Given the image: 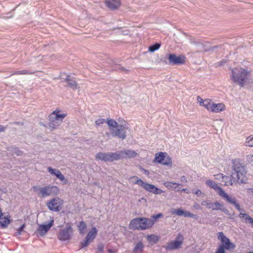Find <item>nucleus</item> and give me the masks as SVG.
<instances>
[{"instance_id": "obj_1", "label": "nucleus", "mask_w": 253, "mask_h": 253, "mask_svg": "<svg viewBox=\"0 0 253 253\" xmlns=\"http://www.w3.org/2000/svg\"><path fill=\"white\" fill-rule=\"evenodd\" d=\"M106 123L109 126V130L113 136L118 137L122 139L126 138V131L129 129V125L124 121L122 124L119 125L116 121L112 119H107Z\"/></svg>"}, {"instance_id": "obj_2", "label": "nucleus", "mask_w": 253, "mask_h": 253, "mask_svg": "<svg viewBox=\"0 0 253 253\" xmlns=\"http://www.w3.org/2000/svg\"><path fill=\"white\" fill-rule=\"evenodd\" d=\"M231 79L235 83L241 87L244 86L248 83L252 82L249 79L250 72L247 70L241 67L234 68L232 70Z\"/></svg>"}, {"instance_id": "obj_3", "label": "nucleus", "mask_w": 253, "mask_h": 253, "mask_svg": "<svg viewBox=\"0 0 253 253\" xmlns=\"http://www.w3.org/2000/svg\"><path fill=\"white\" fill-rule=\"evenodd\" d=\"M206 183L208 186L215 190L218 193V194L227 202L233 205L238 211H241L242 210L240 209V205L237 202L236 198L228 195L214 181L209 179L206 181Z\"/></svg>"}, {"instance_id": "obj_4", "label": "nucleus", "mask_w": 253, "mask_h": 253, "mask_svg": "<svg viewBox=\"0 0 253 253\" xmlns=\"http://www.w3.org/2000/svg\"><path fill=\"white\" fill-rule=\"evenodd\" d=\"M154 225L153 219L146 217H138L133 219L129 224L131 229L135 230H146L151 228Z\"/></svg>"}, {"instance_id": "obj_5", "label": "nucleus", "mask_w": 253, "mask_h": 253, "mask_svg": "<svg viewBox=\"0 0 253 253\" xmlns=\"http://www.w3.org/2000/svg\"><path fill=\"white\" fill-rule=\"evenodd\" d=\"M232 169L236 174L238 180L241 183H246L247 180V170L240 160H233Z\"/></svg>"}, {"instance_id": "obj_6", "label": "nucleus", "mask_w": 253, "mask_h": 253, "mask_svg": "<svg viewBox=\"0 0 253 253\" xmlns=\"http://www.w3.org/2000/svg\"><path fill=\"white\" fill-rule=\"evenodd\" d=\"M217 237L221 245L218 247L215 253H225V250H234L235 248V245L231 242L230 239L222 232L218 233Z\"/></svg>"}, {"instance_id": "obj_7", "label": "nucleus", "mask_w": 253, "mask_h": 253, "mask_svg": "<svg viewBox=\"0 0 253 253\" xmlns=\"http://www.w3.org/2000/svg\"><path fill=\"white\" fill-rule=\"evenodd\" d=\"M32 189L37 193L39 196L42 198L50 195H57L59 192V188L56 186L48 185L43 187L34 186Z\"/></svg>"}, {"instance_id": "obj_8", "label": "nucleus", "mask_w": 253, "mask_h": 253, "mask_svg": "<svg viewBox=\"0 0 253 253\" xmlns=\"http://www.w3.org/2000/svg\"><path fill=\"white\" fill-rule=\"evenodd\" d=\"M153 162L169 167H171L172 165L171 157L166 152H160L156 153Z\"/></svg>"}, {"instance_id": "obj_9", "label": "nucleus", "mask_w": 253, "mask_h": 253, "mask_svg": "<svg viewBox=\"0 0 253 253\" xmlns=\"http://www.w3.org/2000/svg\"><path fill=\"white\" fill-rule=\"evenodd\" d=\"M120 156L119 151L115 153L100 152L96 155L95 158L96 159L107 162L120 160Z\"/></svg>"}, {"instance_id": "obj_10", "label": "nucleus", "mask_w": 253, "mask_h": 253, "mask_svg": "<svg viewBox=\"0 0 253 253\" xmlns=\"http://www.w3.org/2000/svg\"><path fill=\"white\" fill-rule=\"evenodd\" d=\"M136 180L134 184H137L144 188L146 191L155 194H160L164 192L163 190L155 187L154 185L144 182L141 179L135 177Z\"/></svg>"}, {"instance_id": "obj_11", "label": "nucleus", "mask_w": 253, "mask_h": 253, "mask_svg": "<svg viewBox=\"0 0 253 253\" xmlns=\"http://www.w3.org/2000/svg\"><path fill=\"white\" fill-rule=\"evenodd\" d=\"M63 201L59 197L52 199L47 203V206L52 211H58L62 207Z\"/></svg>"}, {"instance_id": "obj_12", "label": "nucleus", "mask_w": 253, "mask_h": 253, "mask_svg": "<svg viewBox=\"0 0 253 253\" xmlns=\"http://www.w3.org/2000/svg\"><path fill=\"white\" fill-rule=\"evenodd\" d=\"M97 232V229L94 227H92L88 232L85 239L81 243V248L87 247L90 242H92L96 237Z\"/></svg>"}, {"instance_id": "obj_13", "label": "nucleus", "mask_w": 253, "mask_h": 253, "mask_svg": "<svg viewBox=\"0 0 253 253\" xmlns=\"http://www.w3.org/2000/svg\"><path fill=\"white\" fill-rule=\"evenodd\" d=\"M73 233V229L71 226L61 230L58 235V239L61 241H67L71 239Z\"/></svg>"}, {"instance_id": "obj_14", "label": "nucleus", "mask_w": 253, "mask_h": 253, "mask_svg": "<svg viewBox=\"0 0 253 253\" xmlns=\"http://www.w3.org/2000/svg\"><path fill=\"white\" fill-rule=\"evenodd\" d=\"M183 237L181 234H178L174 241L169 242L166 248L167 250H172L180 248L182 244Z\"/></svg>"}, {"instance_id": "obj_15", "label": "nucleus", "mask_w": 253, "mask_h": 253, "mask_svg": "<svg viewBox=\"0 0 253 253\" xmlns=\"http://www.w3.org/2000/svg\"><path fill=\"white\" fill-rule=\"evenodd\" d=\"M186 57L183 55L177 56L174 54L169 55V61L172 65L183 64L185 62Z\"/></svg>"}, {"instance_id": "obj_16", "label": "nucleus", "mask_w": 253, "mask_h": 253, "mask_svg": "<svg viewBox=\"0 0 253 253\" xmlns=\"http://www.w3.org/2000/svg\"><path fill=\"white\" fill-rule=\"evenodd\" d=\"M171 213L172 214H175L177 216H183L185 217H191L194 219H197V217L196 214H194L188 211H186L181 208L172 209Z\"/></svg>"}, {"instance_id": "obj_17", "label": "nucleus", "mask_w": 253, "mask_h": 253, "mask_svg": "<svg viewBox=\"0 0 253 253\" xmlns=\"http://www.w3.org/2000/svg\"><path fill=\"white\" fill-rule=\"evenodd\" d=\"M47 170L50 174L55 176L64 183L66 184L67 183V179L65 178L64 175L59 169L52 168L51 167H47Z\"/></svg>"}, {"instance_id": "obj_18", "label": "nucleus", "mask_w": 253, "mask_h": 253, "mask_svg": "<svg viewBox=\"0 0 253 253\" xmlns=\"http://www.w3.org/2000/svg\"><path fill=\"white\" fill-rule=\"evenodd\" d=\"M54 223V220L51 219L47 224H40L39 225V228L37 230L40 236H44L48 231L53 226Z\"/></svg>"}, {"instance_id": "obj_19", "label": "nucleus", "mask_w": 253, "mask_h": 253, "mask_svg": "<svg viewBox=\"0 0 253 253\" xmlns=\"http://www.w3.org/2000/svg\"><path fill=\"white\" fill-rule=\"evenodd\" d=\"M201 205L206 206L209 209L212 210H222L223 205L219 202H215L214 203H211L209 201H203L201 203Z\"/></svg>"}, {"instance_id": "obj_20", "label": "nucleus", "mask_w": 253, "mask_h": 253, "mask_svg": "<svg viewBox=\"0 0 253 253\" xmlns=\"http://www.w3.org/2000/svg\"><path fill=\"white\" fill-rule=\"evenodd\" d=\"M120 154V159L126 158H133L138 156V153L131 149H125L123 151H119Z\"/></svg>"}, {"instance_id": "obj_21", "label": "nucleus", "mask_w": 253, "mask_h": 253, "mask_svg": "<svg viewBox=\"0 0 253 253\" xmlns=\"http://www.w3.org/2000/svg\"><path fill=\"white\" fill-rule=\"evenodd\" d=\"M197 101L200 106L204 107L208 111L211 112V106L213 103V101L211 100L210 99L203 100L200 96H198L197 97Z\"/></svg>"}, {"instance_id": "obj_22", "label": "nucleus", "mask_w": 253, "mask_h": 253, "mask_svg": "<svg viewBox=\"0 0 253 253\" xmlns=\"http://www.w3.org/2000/svg\"><path fill=\"white\" fill-rule=\"evenodd\" d=\"M107 7L112 10L118 9L121 4V0H105Z\"/></svg>"}, {"instance_id": "obj_23", "label": "nucleus", "mask_w": 253, "mask_h": 253, "mask_svg": "<svg viewBox=\"0 0 253 253\" xmlns=\"http://www.w3.org/2000/svg\"><path fill=\"white\" fill-rule=\"evenodd\" d=\"M11 217L9 215L4 216V213H0V225L1 227L4 228L7 227L11 221Z\"/></svg>"}, {"instance_id": "obj_24", "label": "nucleus", "mask_w": 253, "mask_h": 253, "mask_svg": "<svg viewBox=\"0 0 253 253\" xmlns=\"http://www.w3.org/2000/svg\"><path fill=\"white\" fill-rule=\"evenodd\" d=\"M225 110V106L222 103H215L213 102L211 112L213 113H219Z\"/></svg>"}, {"instance_id": "obj_25", "label": "nucleus", "mask_w": 253, "mask_h": 253, "mask_svg": "<svg viewBox=\"0 0 253 253\" xmlns=\"http://www.w3.org/2000/svg\"><path fill=\"white\" fill-rule=\"evenodd\" d=\"M65 76L66 78H65V80L71 88L73 89H75L79 87L78 84L74 80L72 79L70 76Z\"/></svg>"}, {"instance_id": "obj_26", "label": "nucleus", "mask_w": 253, "mask_h": 253, "mask_svg": "<svg viewBox=\"0 0 253 253\" xmlns=\"http://www.w3.org/2000/svg\"><path fill=\"white\" fill-rule=\"evenodd\" d=\"M66 115L65 114H60L59 111H54L51 115L50 117L53 118L54 120H61L62 121L65 117Z\"/></svg>"}, {"instance_id": "obj_27", "label": "nucleus", "mask_w": 253, "mask_h": 253, "mask_svg": "<svg viewBox=\"0 0 253 253\" xmlns=\"http://www.w3.org/2000/svg\"><path fill=\"white\" fill-rule=\"evenodd\" d=\"M144 248V245L142 242H138L133 249V253H142Z\"/></svg>"}, {"instance_id": "obj_28", "label": "nucleus", "mask_w": 253, "mask_h": 253, "mask_svg": "<svg viewBox=\"0 0 253 253\" xmlns=\"http://www.w3.org/2000/svg\"><path fill=\"white\" fill-rule=\"evenodd\" d=\"M147 240L151 243H156L160 239V237L155 234L148 235L146 236Z\"/></svg>"}, {"instance_id": "obj_29", "label": "nucleus", "mask_w": 253, "mask_h": 253, "mask_svg": "<svg viewBox=\"0 0 253 253\" xmlns=\"http://www.w3.org/2000/svg\"><path fill=\"white\" fill-rule=\"evenodd\" d=\"M34 72H30L28 70H18L12 72V73L11 74V75H29V74H32Z\"/></svg>"}, {"instance_id": "obj_30", "label": "nucleus", "mask_w": 253, "mask_h": 253, "mask_svg": "<svg viewBox=\"0 0 253 253\" xmlns=\"http://www.w3.org/2000/svg\"><path fill=\"white\" fill-rule=\"evenodd\" d=\"M78 227L80 233L84 234L86 228V225L85 222L84 221L80 222Z\"/></svg>"}, {"instance_id": "obj_31", "label": "nucleus", "mask_w": 253, "mask_h": 253, "mask_svg": "<svg viewBox=\"0 0 253 253\" xmlns=\"http://www.w3.org/2000/svg\"><path fill=\"white\" fill-rule=\"evenodd\" d=\"M164 184L168 189L176 188L177 186L179 185L178 183L169 181L165 182Z\"/></svg>"}, {"instance_id": "obj_32", "label": "nucleus", "mask_w": 253, "mask_h": 253, "mask_svg": "<svg viewBox=\"0 0 253 253\" xmlns=\"http://www.w3.org/2000/svg\"><path fill=\"white\" fill-rule=\"evenodd\" d=\"M245 144L246 146L253 147V135H251L246 138Z\"/></svg>"}, {"instance_id": "obj_33", "label": "nucleus", "mask_w": 253, "mask_h": 253, "mask_svg": "<svg viewBox=\"0 0 253 253\" xmlns=\"http://www.w3.org/2000/svg\"><path fill=\"white\" fill-rule=\"evenodd\" d=\"M221 181L224 183V184L226 186L232 185L233 184L231 179L228 176L225 175Z\"/></svg>"}, {"instance_id": "obj_34", "label": "nucleus", "mask_w": 253, "mask_h": 253, "mask_svg": "<svg viewBox=\"0 0 253 253\" xmlns=\"http://www.w3.org/2000/svg\"><path fill=\"white\" fill-rule=\"evenodd\" d=\"M26 227V225L25 223L22 224L21 226L16 229V231L14 234L15 236H19L21 235L22 232L23 231L24 228Z\"/></svg>"}, {"instance_id": "obj_35", "label": "nucleus", "mask_w": 253, "mask_h": 253, "mask_svg": "<svg viewBox=\"0 0 253 253\" xmlns=\"http://www.w3.org/2000/svg\"><path fill=\"white\" fill-rule=\"evenodd\" d=\"M161 44L160 43H156L154 45L150 46L149 47L148 50L150 52H154L155 51L159 49L160 47Z\"/></svg>"}, {"instance_id": "obj_36", "label": "nucleus", "mask_w": 253, "mask_h": 253, "mask_svg": "<svg viewBox=\"0 0 253 253\" xmlns=\"http://www.w3.org/2000/svg\"><path fill=\"white\" fill-rule=\"evenodd\" d=\"M240 209L242 210L241 211H240V213L238 215V217L240 219H243V220L244 221V220H246L249 217H250V216L249 214H248L247 213H243V212L244 211V210L242 209L241 208H240Z\"/></svg>"}, {"instance_id": "obj_37", "label": "nucleus", "mask_w": 253, "mask_h": 253, "mask_svg": "<svg viewBox=\"0 0 253 253\" xmlns=\"http://www.w3.org/2000/svg\"><path fill=\"white\" fill-rule=\"evenodd\" d=\"M246 160L249 163L253 165V154H248L246 156Z\"/></svg>"}, {"instance_id": "obj_38", "label": "nucleus", "mask_w": 253, "mask_h": 253, "mask_svg": "<svg viewBox=\"0 0 253 253\" xmlns=\"http://www.w3.org/2000/svg\"><path fill=\"white\" fill-rule=\"evenodd\" d=\"M104 245H103L102 244L98 245V246L97 248V253H101L103 252V251L104 250Z\"/></svg>"}, {"instance_id": "obj_39", "label": "nucleus", "mask_w": 253, "mask_h": 253, "mask_svg": "<svg viewBox=\"0 0 253 253\" xmlns=\"http://www.w3.org/2000/svg\"><path fill=\"white\" fill-rule=\"evenodd\" d=\"M163 214L162 213H158L157 214H154L151 216L152 219H153L154 221V223L156 221V220L161 217H162Z\"/></svg>"}, {"instance_id": "obj_40", "label": "nucleus", "mask_w": 253, "mask_h": 253, "mask_svg": "<svg viewBox=\"0 0 253 253\" xmlns=\"http://www.w3.org/2000/svg\"><path fill=\"white\" fill-rule=\"evenodd\" d=\"M105 122V119H98L95 121V124L97 126H99L100 125L103 124Z\"/></svg>"}, {"instance_id": "obj_41", "label": "nucleus", "mask_w": 253, "mask_h": 253, "mask_svg": "<svg viewBox=\"0 0 253 253\" xmlns=\"http://www.w3.org/2000/svg\"><path fill=\"white\" fill-rule=\"evenodd\" d=\"M225 175H223V174H221V173H219V174H217L216 175H214V177L216 179H218L219 180H221L223 179V177H224Z\"/></svg>"}, {"instance_id": "obj_42", "label": "nucleus", "mask_w": 253, "mask_h": 253, "mask_svg": "<svg viewBox=\"0 0 253 253\" xmlns=\"http://www.w3.org/2000/svg\"><path fill=\"white\" fill-rule=\"evenodd\" d=\"M193 193L196 195L197 196L200 197L203 195L202 191L200 189H198L196 191L193 190Z\"/></svg>"}, {"instance_id": "obj_43", "label": "nucleus", "mask_w": 253, "mask_h": 253, "mask_svg": "<svg viewBox=\"0 0 253 253\" xmlns=\"http://www.w3.org/2000/svg\"><path fill=\"white\" fill-rule=\"evenodd\" d=\"M14 153L17 155V156H22L23 154V152L21 150L15 149L14 150Z\"/></svg>"}, {"instance_id": "obj_44", "label": "nucleus", "mask_w": 253, "mask_h": 253, "mask_svg": "<svg viewBox=\"0 0 253 253\" xmlns=\"http://www.w3.org/2000/svg\"><path fill=\"white\" fill-rule=\"evenodd\" d=\"M253 219L251 217H249L246 220H244V222L246 223H251Z\"/></svg>"}, {"instance_id": "obj_45", "label": "nucleus", "mask_w": 253, "mask_h": 253, "mask_svg": "<svg viewBox=\"0 0 253 253\" xmlns=\"http://www.w3.org/2000/svg\"><path fill=\"white\" fill-rule=\"evenodd\" d=\"M180 181L183 183H186L187 182L186 178L185 176H182L181 177Z\"/></svg>"}, {"instance_id": "obj_46", "label": "nucleus", "mask_w": 253, "mask_h": 253, "mask_svg": "<svg viewBox=\"0 0 253 253\" xmlns=\"http://www.w3.org/2000/svg\"><path fill=\"white\" fill-rule=\"evenodd\" d=\"M181 191L183 192H185V193H186L187 194H189L190 193V191L188 189H186V188L182 189L181 190Z\"/></svg>"}, {"instance_id": "obj_47", "label": "nucleus", "mask_w": 253, "mask_h": 253, "mask_svg": "<svg viewBox=\"0 0 253 253\" xmlns=\"http://www.w3.org/2000/svg\"><path fill=\"white\" fill-rule=\"evenodd\" d=\"M5 130V127L0 125V132H2Z\"/></svg>"}, {"instance_id": "obj_48", "label": "nucleus", "mask_w": 253, "mask_h": 253, "mask_svg": "<svg viewBox=\"0 0 253 253\" xmlns=\"http://www.w3.org/2000/svg\"><path fill=\"white\" fill-rule=\"evenodd\" d=\"M248 191L249 193H252L253 194V188H249L248 189Z\"/></svg>"}, {"instance_id": "obj_49", "label": "nucleus", "mask_w": 253, "mask_h": 253, "mask_svg": "<svg viewBox=\"0 0 253 253\" xmlns=\"http://www.w3.org/2000/svg\"><path fill=\"white\" fill-rule=\"evenodd\" d=\"M121 69L122 71H126V70L124 67H121Z\"/></svg>"}, {"instance_id": "obj_50", "label": "nucleus", "mask_w": 253, "mask_h": 253, "mask_svg": "<svg viewBox=\"0 0 253 253\" xmlns=\"http://www.w3.org/2000/svg\"><path fill=\"white\" fill-rule=\"evenodd\" d=\"M109 252H110V253H113L112 252V251H109Z\"/></svg>"}, {"instance_id": "obj_51", "label": "nucleus", "mask_w": 253, "mask_h": 253, "mask_svg": "<svg viewBox=\"0 0 253 253\" xmlns=\"http://www.w3.org/2000/svg\"><path fill=\"white\" fill-rule=\"evenodd\" d=\"M109 252H110V253H113L112 252V251H109Z\"/></svg>"}, {"instance_id": "obj_52", "label": "nucleus", "mask_w": 253, "mask_h": 253, "mask_svg": "<svg viewBox=\"0 0 253 253\" xmlns=\"http://www.w3.org/2000/svg\"><path fill=\"white\" fill-rule=\"evenodd\" d=\"M252 253V252H250V253Z\"/></svg>"}]
</instances>
